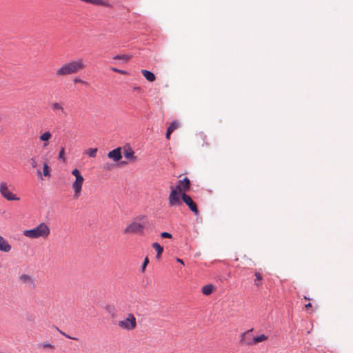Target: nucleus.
<instances>
[{"label":"nucleus","mask_w":353,"mask_h":353,"mask_svg":"<svg viewBox=\"0 0 353 353\" xmlns=\"http://www.w3.org/2000/svg\"><path fill=\"white\" fill-rule=\"evenodd\" d=\"M109 0H91L90 3L98 5V6H109Z\"/></svg>","instance_id":"obj_24"},{"label":"nucleus","mask_w":353,"mask_h":353,"mask_svg":"<svg viewBox=\"0 0 353 353\" xmlns=\"http://www.w3.org/2000/svg\"><path fill=\"white\" fill-rule=\"evenodd\" d=\"M214 286L212 284L204 285L202 288V293L205 295H210L213 292Z\"/></svg>","instance_id":"obj_20"},{"label":"nucleus","mask_w":353,"mask_h":353,"mask_svg":"<svg viewBox=\"0 0 353 353\" xmlns=\"http://www.w3.org/2000/svg\"><path fill=\"white\" fill-rule=\"evenodd\" d=\"M152 247L157 252V258L159 259L163 252V248L159 243L157 242L153 243Z\"/></svg>","instance_id":"obj_19"},{"label":"nucleus","mask_w":353,"mask_h":353,"mask_svg":"<svg viewBox=\"0 0 353 353\" xmlns=\"http://www.w3.org/2000/svg\"><path fill=\"white\" fill-rule=\"evenodd\" d=\"M304 299H305V300H310V299H309V298H307V296H304Z\"/></svg>","instance_id":"obj_40"},{"label":"nucleus","mask_w":353,"mask_h":353,"mask_svg":"<svg viewBox=\"0 0 353 353\" xmlns=\"http://www.w3.org/2000/svg\"><path fill=\"white\" fill-rule=\"evenodd\" d=\"M141 73L143 77L149 81L153 82L155 80V75L150 71L142 70Z\"/></svg>","instance_id":"obj_18"},{"label":"nucleus","mask_w":353,"mask_h":353,"mask_svg":"<svg viewBox=\"0 0 353 353\" xmlns=\"http://www.w3.org/2000/svg\"><path fill=\"white\" fill-rule=\"evenodd\" d=\"M161 237L163 239H172V235L167 232H163L161 233Z\"/></svg>","instance_id":"obj_29"},{"label":"nucleus","mask_w":353,"mask_h":353,"mask_svg":"<svg viewBox=\"0 0 353 353\" xmlns=\"http://www.w3.org/2000/svg\"><path fill=\"white\" fill-rule=\"evenodd\" d=\"M255 279H254V285L257 287H259L262 285L261 281L263 280V276L261 273L256 272L254 273Z\"/></svg>","instance_id":"obj_22"},{"label":"nucleus","mask_w":353,"mask_h":353,"mask_svg":"<svg viewBox=\"0 0 353 353\" xmlns=\"http://www.w3.org/2000/svg\"><path fill=\"white\" fill-rule=\"evenodd\" d=\"M176 261L180 263H181V264H183V265H184V263H183V260L179 259V258L176 259Z\"/></svg>","instance_id":"obj_38"},{"label":"nucleus","mask_w":353,"mask_h":353,"mask_svg":"<svg viewBox=\"0 0 353 353\" xmlns=\"http://www.w3.org/2000/svg\"><path fill=\"white\" fill-rule=\"evenodd\" d=\"M123 155L126 159H130L132 161H135L137 160V157L134 156V152L130 147L124 148Z\"/></svg>","instance_id":"obj_15"},{"label":"nucleus","mask_w":353,"mask_h":353,"mask_svg":"<svg viewBox=\"0 0 353 353\" xmlns=\"http://www.w3.org/2000/svg\"><path fill=\"white\" fill-rule=\"evenodd\" d=\"M19 280L21 283L23 284H25L28 287L34 286V281L32 277L28 274H23L20 275Z\"/></svg>","instance_id":"obj_13"},{"label":"nucleus","mask_w":353,"mask_h":353,"mask_svg":"<svg viewBox=\"0 0 353 353\" xmlns=\"http://www.w3.org/2000/svg\"><path fill=\"white\" fill-rule=\"evenodd\" d=\"M148 223L146 216H138L133 219L123 230L124 234H141Z\"/></svg>","instance_id":"obj_2"},{"label":"nucleus","mask_w":353,"mask_h":353,"mask_svg":"<svg viewBox=\"0 0 353 353\" xmlns=\"http://www.w3.org/2000/svg\"><path fill=\"white\" fill-rule=\"evenodd\" d=\"M268 339V336L265 334H261L260 336L254 337L252 339V345H256L259 343L265 341Z\"/></svg>","instance_id":"obj_21"},{"label":"nucleus","mask_w":353,"mask_h":353,"mask_svg":"<svg viewBox=\"0 0 353 353\" xmlns=\"http://www.w3.org/2000/svg\"><path fill=\"white\" fill-rule=\"evenodd\" d=\"M11 248L12 247L8 242L0 236V251L8 252L11 250Z\"/></svg>","instance_id":"obj_16"},{"label":"nucleus","mask_w":353,"mask_h":353,"mask_svg":"<svg viewBox=\"0 0 353 353\" xmlns=\"http://www.w3.org/2000/svg\"><path fill=\"white\" fill-rule=\"evenodd\" d=\"M103 169H104V170H110V165H108V164H107V165H103Z\"/></svg>","instance_id":"obj_36"},{"label":"nucleus","mask_w":353,"mask_h":353,"mask_svg":"<svg viewBox=\"0 0 353 353\" xmlns=\"http://www.w3.org/2000/svg\"><path fill=\"white\" fill-rule=\"evenodd\" d=\"M28 162L33 169L36 170L37 176L42 178V172L39 168V159L38 156L32 157L28 159Z\"/></svg>","instance_id":"obj_11"},{"label":"nucleus","mask_w":353,"mask_h":353,"mask_svg":"<svg viewBox=\"0 0 353 353\" xmlns=\"http://www.w3.org/2000/svg\"><path fill=\"white\" fill-rule=\"evenodd\" d=\"M181 199L189 207V208L196 214H199L196 204L193 201L192 198L185 193H182Z\"/></svg>","instance_id":"obj_9"},{"label":"nucleus","mask_w":353,"mask_h":353,"mask_svg":"<svg viewBox=\"0 0 353 353\" xmlns=\"http://www.w3.org/2000/svg\"><path fill=\"white\" fill-rule=\"evenodd\" d=\"M171 191L168 196V203L170 207L179 206L181 205V194L182 192L176 190L174 187L170 188Z\"/></svg>","instance_id":"obj_7"},{"label":"nucleus","mask_w":353,"mask_h":353,"mask_svg":"<svg viewBox=\"0 0 353 353\" xmlns=\"http://www.w3.org/2000/svg\"><path fill=\"white\" fill-rule=\"evenodd\" d=\"M111 70L114 72H116L121 74H128V72L125 70L117 69L116 68H112Z\"/></svg>","instance_id":"obj_30"},{"label":"nucleus","mask_w":353,"mask_h":353,"mask_svg":"<svg viewBox=\"0 0 353 353\" xmlns=\"http://www.w3.org/2000/svg\"><path fill=\"white\" fill-rule=\"evenodd\" d=\"M97 148H90L85 151V154H87L90 157H95L97 152Z\"/></svg>","instance_id":"obj_26"},{"label":"nucleus","mask_w":353,"mask_h":353,"mask_svg":"<svg viewBox=\"0 0 353 353\" xmlns=\"http://www.w3.org/2000/svg\"><path fill=\"white\" fill-rule=\"evenodd\" d=\"M134 90L136 91H140L141 88L139 87H136L134 88Z\"/></svg>","instance_id":"obj_39"},{"label":"nucleus","mask_w":353,"mask_h":353,"mask_svg":"<svg viewBox=\"0 0 353 353\" xmlns=\"http://www.w3.org/2000/svg\"><path fill=\"white\" fill-rule=\"evenodd\" d=\"M62 334H63V336H65L66 338H68V339H72V340H74V341H78V339H77V338H76V337L70 336H69L68 334H66L63 333V332H62Z\"/></svg>","instance_id":"obj_34"},{"label":"nucleus","mask_w":353,"mask_h":353,"mask_svg":"<svg viewBox=\"0 0 353 353\" xmlns=\"http://www.w3.org/2000/svg\"><path fill=\"white\" fill-rule=\"evenodd\" d=\"M50 108L52 111L59 117H66L68 115V112L63 102L53 101L50 103Z\"/></svg>","instance_id":"obj_8"},{"label":"nucleus","mask_w":353,"mask_h":353,"mask_svg":"<svg viewBox=\"0 0 353 353\" xmlns=\"http://www.w3.org/2000/svg\"><path fill=\"white\" fill-rule=\"evenodd\" d=\"M11 185H8L5 181L0 182V194L8 201H18L20 198L14 194L10 189Z\"/></svg>","instance_id":"obj_6"},{"label":"nucleus","mask_w":353,"mask_h":353,"mask_svg":"<svg viewBox=\"0 0 353 353\" xmlns=\"http://www.w3.org/2000/svg\"><path fill=\"white\" fill-rule=\"evenodd\" d=\"M43 174L46 177H50V168L48 166L46 161L43 163Z\"/></svg>","instance_id":"obj_23"},{"label":"nucleus","mask_w":353,"mask_h":353,"mask_svg":"<svg viewBox=\"0 0 353 353\" xmlns=\"http://www.w3.org/2000/svg\"><path fill=\"white\" fill-rule=\"evenodd\" d=\"M50 234V229L46 223H41L37 227L23 232V236L30 239H47Z\"/></svg>","instance_id":"obj_3"},{"label":"nucleus","mask_w":353,"mask_h":353,"mask_svg":"<svg viewBox=\"0 0 353 353\" xmlns=\"http://www.w3.org/2000/svg\"><path fill=\"white\" fill-rule=\"evenodd\" d=\"M131 58L132 56L128 54H119L113 57V59L115 60H123L126 62L128 61Z\"/></svg>","instance_id":"obj_25"},{"label":"nucleus","mask_w":353,"mask_h":353,"mask_svg":"<svg viewBox=\"0 0 353 353\" xmlns=\"http://www.w3.org/2000/svg\"><path fill=\"white\" fill-rule=\"evenodd\" d=\"M108 157L112 159L114 162L119 161L121 158V148H117L108 153Z\"/></svg>","instance_id":"obj_12"},{"label":"nucleus","mask_w":353,"mask_h":353,"mask_svg":"<svg viewBox=\"0 0 353 353\" xmlns=\"http://www.w3.org/2000/svg\"><path fill=\"white\" fill-rule=\"evenodd\" d=\"M252 330H253V329H250L241 334L240 342L241 344L249 345H252V339H251L248 337L249 334L251 332H252Z\"/></svg>","instance_id":"obj_14"},{"label":"nucleus","mask_w":353,"mask_h":353,"mask_svg":"<svg viewBox=\"0 0 353 353\" xmlns=\"http://www.w3.org/2000/svg\"><path fill=\"white\" fill-rule=\"evenodd\" d=\"M43 347L44 348H48V349H51V350H54L55 347L53 345L49 343H44L43 345H42Z\"/></svg>","instance_id":"obj_31"},{"label":"nucleus","mask_w":353,"mask_h":353,"mask_svg":"<svg viewBox=\"0 0 353 353\" xmlns=\"http://www.w3.org/2000/svg\"><path fill=\"white\" fill-rule=\"evenodd\" d=\"M179 123L177 121H173L171 123L168 130L173 132L175 130H176L179 128Z\"/></svg>","instance_id":"obj_27"},{"label":"nucleus","mask_w":353,"mask_h":353,"mask_svg":"<svg viewBox=\"0 0 353 353\" xmlns=\"http://www.w3.org/2000/svg\"><path fill=\"white\" fill-rule=\"evenodd\" d=\"M85 68V65L81 59L72 60L62 65L56 71L57 77H64L76 74Z\"/></svg>","instance_id":"obj_1"},{"label":"nucleus","mask_w":353,"mask_h":353,"mask_svg":"<svg viewBox=\"0 0 353 353\" xmlns=\"http://www.w3.org/2000/svg\"><path fill=\"white\" fill-rule=\"evenodd\" d=\"M305 307H306V309L312 308V304L310 303H309L305 305Z\"/></svg>","instance_id":"obj_37"},{"label":"nucleus","mask_w":353,"mask_h":353,"mask_svg":"<svg viewBox=\"0 0 353 353\" xmlns=\"http://www.w3.org/2000/svg\"><path fill=\"white\" fill-rule=\"evenodd\" d=\"M73 82L74 83H82V84H86V82L85 81H83V80H81V79L78 78V77H75L74 79H73Z\"/></svg>","instance_id":"obj_33"},{"label":"nucleus","mask_w":353,"mask_h":353,"mask_svg":"<svg viewBox=\"0 0 353 353\" xmlns=\"http://www.w3.org/2000/svg\"><path fill=\"white\" fill-rule=\"evenodd\" d=\"M72 174L75 178L74 181L72 183V188L74 192L73 197L74 199H78L81 194L82 188L85 179L82 176L81 172L77 168L72 170Z\"/></svg>","instance_id":"obj_4"},{"label":"nucleus","mask_w":353,"mask_h":353,"mask_svg":"<svg viewBox=\"0 0 353 353\" xmlns=\"http://www.w3.org/2000/svg\"><path fill=\"white\" fill-rule=\"evenodd\" d=\"M64 155H65V149H64V148H61L59 151V159H61L63 162H65V161Z\"/></svg>","instance_id":"obj_28"},{"label":"nucleus","mask_w":353,"mask_h":353,"mask_svg":"<svg viewBox=\"0 0 353 353\" xmlns=\"http://www.w3.org/2000/svg\"><path fill=\"white\" fill-rule=\"evenodd\" d=\"M149 263V259L148 257H146L145 259H144V261L143 263V265H142V272H144L145 271V267L147 266V265Z\"/></svg>","instance_id":"obj_32"},{"label":"nucleus","mask_w":353,"mask_h":353,"mask_svg":"<svg viewBox=\"0 0 353 353\" xmlns=\"http://www.w3.org/2000/svg\"><path fill=\"white\" fill-rule=\"evenodd\" d=\"M51 137H52V134L49 131H47V132L43 133L39 137L40 141L44 142L43 145V147H47L48 145V141L51 139Z\"/></svg>","instance_id":"obj_17"},{"label":"nucleus","mask_w":353,"mask_h":353,"mask_svg":"<svg viewBox=\"0 0 353 353\" xmlns=\"http://www.w3.org/2000/svg\"><path fill=\"white\" fill-rule=\"evenodd\" d=\"M172 132H170V130H167V132H166V139H170V134H172Z\"/></svg>","instance_id":"obj_35"},{"label":"nucleus","mask_w":353,"mask_h":353,"mask_svg":"<svg viewBox=\"0 0 353 353\" xmlns=\"http://www.w3.org/2000/svg\"><path fill=\"white\" fill-rule=\"evenodd\" d=\"M190 181L187 177L183 179L182 180H179L176 187H174V189L182 193H185V192L190 190Z\"/></svg>","instance_id":"obj_10"},{"label":"nucleus","mask_w":353,"mask_h":353,"mask_svg":"<svg viewBox=\"0 0 353 353\" xmlns=\"http://www.w3.org/2000/svg\"><path fill=\"white\" fill-rule=\"evenodd\" d=\"M117 325L122 330L126 331H132L137 327V320L132 313H128L127 316L117 322Z\"/></svg>","instance_id":"obj_5"}]
</instances>
